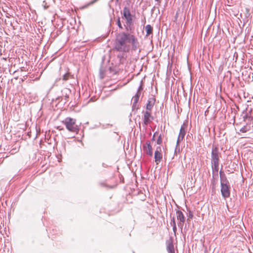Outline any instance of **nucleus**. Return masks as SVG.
Listing matches in <instances>:
<instances>
[{"mask_svg": "<svg viewBox=\"0 0 253 253\" xmlns=\"http://www.w3.org/2000/svg\"><path fill=\"white\" fill-rule=\"evenodd\" d=\"M219 174H220L221 186L230 185L229 182L225 176V174L224 173L223 171L220 170L219 171Z\"/></svg>", "mask_w": 253, "mask_h": 253, "instance_id": "9b49d317", "label": "nucleus"}, {"mask_svg": "<svg viewBox=\"0 0 253 253\" xmlns=\"http://www.w3.org/2000/svg\"><path fill=\"white\" fill-rule=\"evenodd\" d=\"M162 138L161 135L160 134L159 136V137L157 140V144L160 145L162 144Z\"/></svg>", "mask_w": 253, "mask_h": 253, "instance_id": "aec40b11", "label": "nucleus"}, {"mask_svg": "<svg viewBox=\"0 0 253 253\" xmlns=\"http://www.w3.org/2000/svg\"><path fill=\"white\" fill-rule=\"evenodd\" d=\"M170 224L172 226H176V223H175V219H174V217L173 216L171 218V222H170Z\"/></svg>", "mask_w": 253, "mask_h": 253, "instance_id": "393cba45", "label": "nucleus"}, {"mask_svg": "<svg viewBox=\"0 0 253 253\" xmlns=\"http://www.w3.org/2000/svg\"><path fill=\"white\" fill-rule=\"evenodd\" d=\"M246 13L245 14V16H246V17L248 18L250 15V14L249 13L250 10L248 8H246Z\"/></svg>", "mask_w": 253, "mask_h": 253, "instance_id": "cd10ccee", "label": "nucleus"}, {"mask_svg": "<svg viewBox=\"0 0 253 253\" xmlns=\"http://www.w3.org/2000/svg\"><path fill=\"white\" fill-rule=\"evenodd\" d=\"M126 19V24H133L132 17H127Z\"/></svg>", "mask_w": 253, "mask_h": 253, "instance_id": "a211bd4d", "label": "nucleus"}, {"mask_svg": "<svg viewBox=\"0 0 253 253\" xmlns=\"http://www.w3.org/2000/svg\"><path fill=\"white\" fill-rule=\"evenodd\" d=\"M188 218L187 220H188L189 219H192L193 217V213L191 211H189V213H188Z\"/></svg>", "mask_w": 253, "mask_h": 253, "instance_id": "a878e982", "label": "nucleus"}, {"mask_svg": "<svg viewBox=\"0 0 253 253\" xmlns=\"http://www.w3.org/2000/svg\"><path fill=\"white\" fill-rule=\"evenodd\" d=\"M248 130H249V129L247 128V127L246 126H244L240 130V131L241 132H243V133L246 132Z\"/></svg>", "mask_w": 253, "mask_h": 253, "instance_id": "412c9836", "label": "nucleus"}, {"mask_svg": "<svg viewBox=\"0 0 253 253\" xmlns=\"http://www.w3.org/2000/svg\"><path fill=\"white\" fill-rule=\"evenodd\" d=\"M216 177H218V175H216V174L214 175V177L212 176L213 178H216Z\"/></svg>", "mask_w": 253, "mask_h": 253, "instance_id": "4c0bfd02", "label": "nucleus"}, {"mask_svg": "<svg viewBox=\"0 0 253 253\" xmlns=\"http://www.w3.org/2000/svg\"><path fill=\"white\" fill-rule=\"evenodd\" d=\"M73 75L69 72H67L62 76V80L63 81H67L69 79L73 78Z\"/></svg>", "mask_w": 253, "mask_h": 253, "instance_id": "2eb2a0df", "label": "nucleus"}, {"mask_svg": "<svg viewBox=\"0 0 253 253\" xmlns=\"http://www.w3.org/2000/svg\"><path fill=\"white\" fill-rule=\"evenodd\" d=\"M156 133H157V132H155V133H154L153 136V137H152V141L155 140V136H156Z\"/></svg>", "mask_w": 253, "mask_h": 253, "instance_id": "473e14b6", "label": "nucleus"}, {"mask_svg": "<svg viewBox=\"0 0 253 253\" xmlns=\"http://www.w3.org/2000/svg\"><path fill=\"white\" fill-rule=\"evenodd\" d=\"M57 128L59 129H61L60 128H59V126L57 127ZM63 128H62L61 129H63Z\"/></svg>", "mask_w": 253, "mask_h": 253, "instance_id": "58836bf2", "label": "nucleus"}, {"mask_svg": "<svg viewBox=\"0 0 253 253\" xmlns=\"http://www.w3.org/2000/svg\"><path fill=\"white\" fill-rule=\"evenodd\" d=\"M172 229H173V231L174 233H176V231H177V228H176V226H172Z\"/></svg>", "mask_w": 253, "mask_h": 253, "instance_id": "2f4dec72", "label": "nucleus"}, {"mask_svg": "<svg viewBox=\"0 0 253 253\" xmlns=\"http://www.w3.org/2000/svg\"><path fill=\"white\" fill-rule=\"evenodd\" d=\"M143 85H142V82L141 81V84H140V86H139L137 91H138L139 92H141V91L143 90Z\"/></svg>", "mask_w": 253, "mask_h": 253, "instance_id": "bb28decb", "label": "nucleus"}, {"mask_svg": "<svg viewBox=\"0 0 253 253\" xmlns=\"http://www.w3.org/2000/svg\"><path fill=\"white\" fill-rule=\"evenodd\" d=\"M106 69L105 67L101 65L99 69L100 77L101 79H103L105 76Z\"/></svg>", "mask_w": 253, "mask_h": 253, "instance_id": "dca6fc26", "label": "nucleus"}, {"mask_svg": "<svg viewBox=\"0 0 253 253\" xmlns=\"http://www.w3.org/2000/svg\"><path fill=\"white\" fill-rule=\"evenodd\" d=\"M139 108V106L138 105H137V104H134V103H133L132 104V110H138Z\"/></svg>", "mask_w": 253, "mask_h": 253, "instance_id": "4be33fe9", "label": "nucleus"}, {"mask_svg": "<svg viewBox=\"0 0 253 253\" xmlns=\"http://www.w3.org/2000/svg\"><path fill=\"white\" fill-rule=\"evenodd\" d=\"M146 36H148L153 33V28L150 25H147L145 26Z\"/></svg>", "mask_w": 253, "mask_h": 253, "instance_id": "f3484780", "label": "nucleus"}, {"mask_svg": "<svg viewBox=\"0 0 253 253\" xmlns=\"http://www.w3.org/2000/svg\"><path fill=\"white\" fill-rule=\"evenodd\" d=\"M143 149L146 155L152 156L153 149L149 141H147L146 143L143 145Z\"/></svg>", "mask_w": 253, "mask_h": 253, "instance_id": "6e6552de", "label": "nucleus"}, {"mask_svg": "<svg viewBox=\"0 0 253 253\" xmlns=\"http://www.w3.org/2000/svg\"><path fill=\"white\" fill-rule=\"evenodd\" d=\"M247 112L246 115L244 117V119H249V121H252L253 120V115L252 113L251 112V110H249L247 109Z\"/></svg>", "mask_w": 253, "mask_h": 253, "instance_id": "4468645a", "label": "nucleus"}, {"mask_svg": "<svg viewBox=\"0 0 253 253\" xmlns=\"http://www.w3.org/2000/svg\"><path fill=\"white\" fill-rule=\"evenodd\" d=\"M62 123L69 131L77 133L79 130V127L76 124L75 119L67 117L62 121Z\"/></svg>", "mask_w": 253, "mask_h": 253, "instance_id": "7ed1b4c3", "label": "nucleus"}, {"mask_svg": "<svg viewBox=\"0 0 253 253\" xmlns=\"http://www.w3.org/2000/svg\"><path fill=\"white\" fill-rule=\"evenodd\" d=\"M65 90H66V91H67L68 92H70V91H71L70 90H69V89H68L67 88H66Z\"/></svg>", "mask_w": 253, "mask_h": 253, "instance_id": "e433bc0d", "label": "nucleus"}, {"mask_svg": "<svg viewBox=\"0 0 253 253\" xmlns=\"http://www.w3.org/2000/svg\"><path fill=\"white\" fill-rule=\"evenodd\" d=\"M187 125H188L187 122H184L180 127L179 135L178 136L177 142H176V150L177 149V147L179 144V143L181 141H182L183 138H184V136H185L186 132V129L187 127Z\"/></svg>", "mask_w": 253, "mask_h": 253, "instance_id": "20e7f679", "label": "nucleus"}, {"mask_svg": "<svg viewBox=\"0 0 253 253\" xmlns=\"http://www.w3.org/2000/svg\"><path fill=\"white\" fill-rule=\"evenodd\" d=\"M97 1H98V0H93L92 1H91L90 2H89L86 6H88V5H92L94 3H95V2H96Z\"/></svg>", "mask_w": 253, "mask_h": 253, "instance_id": "c756f323", "label": "nucleus"}, {"mask_svg": "<svg viewBox=\"0 0 253 253\" xmlns=\"http://www.w3.org/2000/svg\"><path fill=\"white\" fill-rule=\"evenodd\" d=\"M176 213L177 219L179 221L177 224L178 226L182 229L185 221V217L181 211L176 210Z\"/></svg>", "mask_w": 253, "mask_h": 253, "instance_id": "423d86ee", "label": "nucleus"}, {"mask_svg": "<svg viewBox=\"0 0 253 253\" xmlns=\"http://www.w3.org/2000/svg\"><path fill=\"white\" fill-rule=\"evenodd\" d=\"M42 6L44 7V9H46L48 8V5L47 4V2L45 0L42 1Z\"/></svg>", "mask_w": 253, "mask_h": 253, "instance_id": "5701e85b", "label": "nucleus"}, {"mask_svg": "<svg viewBox=\"0 0 253 253\" xmlns=\"http://www.w3.org/2000/svg\"><path fill=\"white\" fill-rule=\"evenodd\" d=\"M117 0V1H118L119 0Z\"/></svg>", "mask_w": 253, "mask_h": 253, "instance_id": "ea45409f", "label": "nucleus"}, {"mask_svg": "<svg viewBox=\"0 0 253 253\" xmlns=\"http://www.w3.org/2000/svg\"><path fill=\"white\" fill-rule=\"evenodd\" d=\"M102 166L104 168H107L108 167L107 165H106L105 163H103L102 164Z\"/></svg>", "mask_w": 253, "mask_h": 253, "instance_id": "72a5a7b5", "label": "nucleus"}, {"mask_svg": "<svg viewBox=\"0 0 253 253\" xmlns=\"http://www.w3.org/2000/svg\"><path fill=\"white\" fill-rule=\"evenodd\" d=\"M156 102L155 98L152 96L149 98L146 105V110L151 111Z\"/></svg>", "mask_w": 253, "mask_h": 253, "instance_id": "9d476101", "label": "nucleus"}, {"mask_svg": "<svg viewBox=\"0 0 253 253\" xmlns=\"http://www.w3.org/2000/svg\"><path fill=\"white\" fill-rule=\"evenodd\" d=\"M117 24L118 25V26L120 28V29H123V27L122 26V25L121 23V21H120V17H118V19H117Z\"/></svg>", "mask_w": 253, "mask_h": 253, "instance_id": "6ab92c4d", "label": "nucleus"}, {"mask_svg": "<svg viewBox=\"0 0 253 253\" xmlns=\"http://www.w3.org/2000/svg\"><path fill=\"white\" fill-rule=\"evenodd\" d=\"M221 193L224 198H228L230 195V185L221 186Z\"/></svg>", "mask_w": 253, "mask_h": 253, "instance_id": "1a4fd4ad", "label": "nucleus"}, {"mask_svg": "<svg viewBox=\"0 0 253 253\" xmlns=\"http://www.w3.org/2000/svg\"><path fill=\"white\" fill-rule=\"evenodd\" d=\"M61 98H62V100H63V98L64 99V100H65V102H66V100H67V99L69 98V95H68L67 94V93H66V94H65L64 96H62V97H61Z\"/></svg>", "mask_w": 253, "mask_h": 253, "instance_id": "c85d7f7f", "label": "nucleus"}, {"mask_svg": "<svg viewBox=\"0 0 253 253\" xmlns=\"http://www.w3.org/2000/svg\"><path fill=\"white\" fill-rule=\"evenodd\" d=\"M139 98L138 97H135V96H133L132 98V100H133V103H134V104H137L138 102V100H139Z\"/></svg>", "mask_w": 253, "mask_h": 253, "instance_id": "b1692460", "label": "nucleus"}, {"mask_svg": "<svg viewBox=\"0 0 253 253\" xmlns=\"http://www.w3.org/2000/svg\"><path fill=\"white\" fill-rule=\"evenodd\" d=\"M126 32L119 33L115 41V49L122 52H128L131 47V51H136L139 49L140 44L136 37L133 33L134 31V24H125Z\"/></svg>", "mask_w": 253, "mask_h": 253, "instance_id": "f257e3e1", "label": "nucleus"}, {"mask_svg": "<svg viewBox=\"0 0 253 253\" xmlns=\"http://www.w3.org/2000/svg\"><path fill=\"white\" fill-rule=\"evenodd\" d=\"M250 110H251V112L252 113V114H253V109H252V108H251V109H250Z\"/></svg>", "mask_w": 253, "mask_h": 253, "instance_id": "c9c22d12", "label": "nucleus"}, {"mask_svg": "<svg viewBox=\"0 0 253 253\" xmlns=\"http://www.w3.org/2000/svg\"><path fill=\"white\" fill-rule=\"evenodd\" d=\"M122 14L123 18H124L125 19L133 16L130 12L129 8L126 6L124 7Z\"/></svg>", "mask_w": 253, "mask_h": 253, "instance_id": "f8f14e48", "label": "nucleus"}, {"mask_svg": "<svg viewBox=\"0 0 253 253\" xmlns=\"http://www.w3.org/2000/svg\"><path fill=\"white\" fill-rule=\"evenodd\" d=\"M155 1H157L159 4L161 3L160 0H155Z\"/></svg>", "mask_w": 253, "mask_h": 253, "instance_id": "f704fd0d", "label": "nucleus"}, {"mask_svg": "<svg viewBox=\"0 0 253 253\" xmlns=\"http://www.w3.org/2000/svg\"><path fill=\"white\" fill-rule=\"evenodd\" d=\"M155 162L157 165H158L162 160L163 154L162 153V148L160 146H157L154 153Z\"/></svg>", "mask_w": 253, "mask_h": 253, "instance_id": "0eeeda50", "label": "nucleus"}, {"mask_svg": "<svg viewBox=\"0 0 253 253\" xmlns=\"http://www.w3.org/2000/svg\"><path fill=\"white\" fill-rule=\"evenodd\" d=\"M140 94L141 92H139L138 91H137L134 96L139 98Z\"/></svg>", "mask_w": 253, "mask_h": 253, "instance_id": "7c9ffc66", "label": "nucleus"}, {"mask_svg": "<svg viewBox=\"0 0 253 253\" xmlns=\"http://www.w3.org/2000/svg\"><path fill=\"white\" fill-rule=\"evenodd\" d=\"M221 157V153L218 146L213 145L211 152V165L213 177L215 174L217 175Z\"/></svg>", "mask_w": 253, "mask_h": 253, "instance_id": "f03ea898", "label": "nucleus"}, {"mask_svg": "<svg viewBox=\"0 0 253 253\" xmlns=\"http://www.w3.org/2000/svg\"><path fill=\"white\" fill-rule=\"evenodd\" d=\"M167 250L168 253H175L174 245L172 240L169 241L167 242Z\"/></svg>", "mask_w": 253, "mask_h": 253, "instance_id": "ddd939ff", "label": "nucleus"}, {"mask_svg": "<svg viewBox=\"0 0 253 253\" xmlns=\"http://www.w3.org/2000/svg\"><path fill=\"white\" fill-rule=\"evenodd\" d=\"M143 124L145 126H147L154 119V117L151 114V111L146 110L143 111Z\"/></svg>", "mask_w": 253, "mask_h": 253, "instance_id": "39448f33", "label": "nucleus"}]
</instances>
